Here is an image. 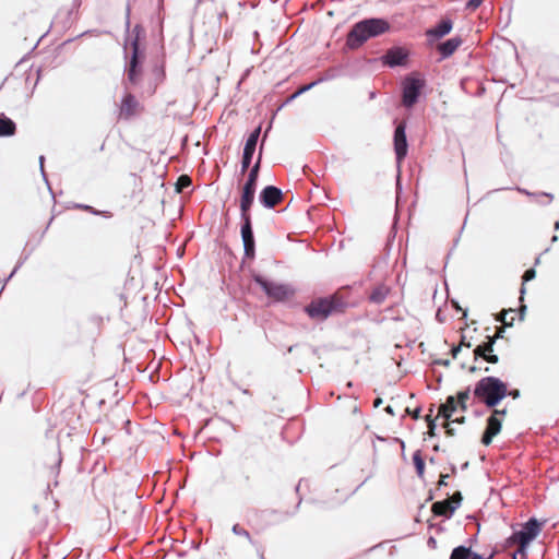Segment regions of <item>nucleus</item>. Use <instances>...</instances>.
Returning a JSON list of instances; mask_svg holds the SVG:
<instances>
[{
	"label": "nucleus",
	"instance_id": "obj_1",
	"mask_svg": "<svg viewBox=\"0 0 559 559\" xmlns=\"http://www.w3.org/2000/svg\"><path fill=\"white\" fill-rule=\"evenodd\" d=\"M390 29V23L384 19H366L353 25L346 36V45L357 49L368 39L380 36Z\"/></svg>",
	"mask_w": 559,
	"mask_h": 559
},
{
	"label": "nucleus",
	"instance_id": "obj_2",
	"mask_svg": "<svg viewBox=\"0 0 559 559\" xmlns=\"http://www.w3.org/2000/svg\"><path fill=\"white\" fill-rule=\"evenodd\" d=\"M474 395L486 406L495 407L508 395V385L496 377H485L476 383Z\"/></svg>",
	"mask_w": 559,
	"mask_h": 559
},
{
	"label": "nucleus",
	"instance_id": "obj_3",
	"mask_svg": "<svg viewBox=\"0 0 559 559\" xmlns=\"http://www.w3.org/2000/svg\"><path fill=\"white\" fill-rule=\"evenodd\" d=\"M346 301L340 294L312 300L306 308V313L313 320L322 321L333 313L343 312Z\"/></svg>",
	"mask_w": 559,
	"mask_h": 559
},
{
	"label": "nucleus",
	"instance_id": "obj_4",
	"mask_svg": "<svg viewBox=\"0 0 559 559\" xmlns=\"http://www.w3.org/2000/svg\"><path fill=\"white\" fill-rule=\"evenodd\" d=\"M145 32L141 25H135L131 32L130 47H131V59L127 71L128 79L132 84H138L142 71L140 64L144 58V55L140 50V39L144 37Z\"/></svg>",
	"mask_w": 559,
	"mask_h": 559
},
{
	"label": "nucleus",
	"instance_id": "obj_5",
	"mask_svg": "<svg viewBox=\"0 0 559 559\" xmlns=\"http://www.w3.org/2000/svg\"><path fill=\"white\" fill-rule=\"evenodd\" d=\"M253 281L274 302H285L295 296V289L288 284L269 281L260 274L254 275Z\"/></svg>",
	"mask_w": 559,
	"mask_h": 559
},
{
	"label": "nucleus",
	"instance_id": "obj_6",
	"mask_svg": "<svg viewBox=\"0 0 559 559\" xmlns=\"http://www.w3.org/2000/svg\"><path fill=\"white\" fill-rule=\"evenodd\" d=\"M542 531V524L536 519L528 520L523 527L514 532L508 539L509 544H516L519 546L518 552L525 556L526 547L535 539Z\"/></svg>",
	"mask_w": 559,
	"mask_h": 559
},
{
	"label": "nucleus",
	"instance_id": "obj_7",
	"mask_svg": "<svg viewBox=\"0 0 559 559\" xmlns=\"http://www.w3.org/2000/svg\"><path fill=\"white\" fill-rule=\"evenodd\" d=\"M504 325L498 328L496 333L492 336H488L487 341L483 344L476 346L473 350L474 360L477 361L479 358L484 359L489 364H497L499 361V357L495 354V343L498 338L503 337Z\"/></svg>",
	"mask_w": 559,
	"mask_h": 559
},
{
	"label": "nucleus",
	"instance_id": "obj_8",
	"mask_svg": "<svg viewBox=\"0 0 559 559\" xmlns=\"http://www.w3.org/2000/svg\"><path fill=\"white\" fill-rule=\"evenodd\" d=\"M424 81L417 78H406L403 82V105L412 107L418 99Z\"/></svg>",
	"mask_w": 559,
	"mask_h": 559
},
{
	"label": "nucleus",
	"instance_id": "obj_9",
	"mask_svg": "<svg viewBox=\"0 0 559 559\" xmlns=\"http://www.w3.org/2000/svg\"><path fill=\"white\" fill-rule=\"evenodd\" d=\"M506 413V409H495L489 416L486 430L481 437L483 444L489 445L492 439L500 432L502 427V419L500 417H503Z\"/></svg>",
	"mask_w": 559,
	"mask_h": 559
},
{
	"label": "nucleus",
	"instance_id": "obj_10",
	"mask_svg": "<svg viewBox=\"0 0 559 559\" xmlns=\"http://www.w3.org/2000/svg\"><path fill=\"white\" fill-rule=\"evenodd\" d=\"M241 238L243 242L245 257L253 259L255 255V243L251 225V216H241Z\"/></svg>",
	"mask_w": 559,
	"mask_h": 559
},
{
	"label": "nucleus",
	"instance_id": "obj_11",
	"mask_svg": "<svg viewBox=\"0 0 559 559\" xmlns=\"http://www.w3.org/2000/svg\"><path fill=\"white\" fill-rule=\"evenodd\" d=\"M143 107L131 93H126L121 99L119 108V118L129 120L142 111Z\"/></svg>",
	"mask_w": 559,
	"mask_h": 559
},
{
	"label": "nucleus",
	"instance_id": "obj_12",
	"mask_svg": "<svg viewBox=\"0 0 559 559\" xmlns=\"http://www.w3.org/2000/svg\"><path fill=\"white\" fill-rule=\"evenodd\" d=\"M406 123L403 121L397 124L394 131V152L396 162L401 164L407 155V139H406Z\"/></svg>",
	"mask_w": 559,
	"mask_h": 559
},
{
	"label": "nucleus",
	"instance_id": "obj_13",
	"mask_svg": "<svg viewBox=\"0 0 559 559\" xmlns=\"http://www.w3.org/2000/svg\"><path fill=\"white\" fill-rule=\"evenodd\" d=\"M260 132H261V127H258L247 139L246 141V144H245V148H243V154H242V160H241V173L245 174L250 164H251V159H252V156L254 154V151H255V147H257V143H258V140H259V135H260Z\"/></svg>",
	"mask_w": 559,
	"mask_h": 559
},
{
	"label": "nucleus",
	"instance_id": "obj_14",
	"mask_svg": "<svg viewBox=\"0 0 559 559\" xmlns=\"http://www.w3.org/2000/svg\"><path fill=\"white\" fill-rule=\"evenodd\" d=\"M283 193L282 191L274 187V186H267L265 187L261 193H260V201L265 207H275L283 201Z\"/></svg>",
	"mask_w": 559,
	"mask_h": 559
},
{
	"label": "nucleus",
	"instance_id": "obj_15",
	"mask_svg": "<svg viewBox=\"0 0 559 559\" xmlns=\"http://www.w3.org/2000/svg\"><path fill=\"white\" fill-rule=\"evenodd\" d=\"M453 28V22L450 19L441 20L436 26L426 31L429 44L447 36Z\"/></svg>",
	"mask_w": 559,
	"mask_h": 559
},
{
	"label": "nucleus",
	"instance_id": "obj_16",
	"mask_svg": "<svg viewBox=\"0 0 559 559\" xmlns=\"http://www.w3.org/2000/svg\"><path fill=\"white\" fill-rule=\"evenodd\" d=\"M407 52L400 47L389 49L382 57V62L389 67L402 66L405 63Z\"/></svg>",
	"mask_w": 559,
	"mask_h": 559
},
{
	"label": "nucleus",
	"instance_id": "obj_17",
	"mask_svg": "<svg viewBox=\"0 0 559 559\" xmlns=\"http://www.w3.org/2000/svg\"><path fill=\"white\" fill-rule=\"evenodd\" d=\"M463 40L461 37H453L443 43L437 45V51L440 53L442 59L451 57L462 45Z\"/></svg>",
	"mask_w": 559,
	"mask_h": 559
},
{
	"label": "nucleus",
	"instance_id": "obj_18",
	"mask_svg": "<svg viewBox=\"0 0 559 559\" xmlns=\"http://www.w3.org/2000/svg\"><path fill=\"white\" fill-rule=\"evenodd\" d=\"M255 189L250 187L242 188L241 198H240V213L241 216H251L250 207L254 200Z\"/></svg>",
	"mask_w": 559,
	"mask_h": 559
},
{
	"label": "nucleus",
	"instance_id": "obj_19",
	"mask_svg": "<svg viewBox=\"0 0 559 559\" xmlns=\"http://www.w3.org/2000/svg\"><path fill=\"white\" fill-rule=\"evenodd\" d=\"M390 292L391 288L388 285L378 284L371 289L368 299L372 304L381 305L384 302Z\"/></svg>",
	"mask_w": 559,
	"mask_h": 559
},
{
	"label": "nucleus",
	"instance_id": "obj_20",
	"mask_svg": "<svg viewBox=\"0 0 559 559\" xmlns=\"http://www.w3.org/2000/svg\"><path fill=\"white\" fill-rule=\"evenodd\" d=\"M456 510V506L451 504L450 500H442L432 503L431 511L435 515L449 518Z\"/></svg>",
	"mask_w": 559,
	"mask_h": 559
},
{
	"label": "nucleus",
	"instance_id": "obj_21",
	"mask_svg": "<svg viewBox=\"0 0 559 559\" xmlns=\"http://www.w3.org/2000/svg\"><path fill=\"white\" fill-rule=\"evenodd\" d=\"M459 405L456 399L452 395L447 397L445 403L441 404L439 407L438 416L444 417L447 420H450L452 414L457 409Z\"/></svg>",
	"mask_w": 559,
	"mask_h": 559
},
{
	"label": "nucleus",
	"instance_id": "obj_22",
	"mask_svg": "<svg viewBox=\"0 0 559 559\" xmlns=\"http://www.w3.org/2000/svg\"><path fill=\"white\" fill-rule=\"evenodd\" d=\"M16 132V124L5 116L0 117V136H12Z\"/></svg>",
	"mask_w": 559,
	"mask_h": 559
},
{
	"label": "nucleus",
	"instance_id": "obj_23",
	"mask_svg": "<svg viewBox=\"0 0 559 559\" xmlns=\"http://www.w3.org/2000/svg\"><path fill=\"white\" fill-rule=\"evenodd\" d=\"M260 163H261V156H259L257 163L254 164V166L249 171V175H248L247 181L245 183V187H250V188H254L255 189L257 181H258V176H259V170H260Z\"/></svg>",
	"mask_w": 559,
	"mask_h": 559
},
{
	"label": "nucleus",
	"instance_id": "obj_24",
	"mask_svg": "<svg viewBox=\"0 0 559 559\" xmlns=\"http://www.w3.org/2000/svg\"><path fill=\"white\" fill-rule=\"evenodd\" d=\"M514 314H515V310L513 309H509V310H503L497 318L496 320L497 321H500L502 322V324L504 326H512L513 322H514Z\"/></svg>",
	"mask_w": 559,
	"mask_h": 559
},
{
	"label": "nucleus",
	"instance_id": "obj_25",
	"mask_svg": "<svg viewBox=\"0 0 559 559\" xmlns=\"http://www.w3.org/2000/svg\"><path fill=\"white\" fill-rule=\"evenodd\" d=\"M413 463L415 465V468H416V472H417L418 476L423 477L424 473H425V461H424V459L421 456L420 451H416L413 454Z\"/></svg>",
	"mask_w": 559,
	"mask_h": 559
},
{
	"label": "nucleus",
	"instance_id": "obj_26",
	"mask_svg": "<svg viewBox=\"0 0 559 559\" xmlns=\"http://www.w3.org/2000/svg\"><path fill=\"white\" fill-rule=\"evenodd\" d=\"M471 556L469 548L459 546L452 550L450 559H468Z\"/></svg>",
	"mask_w": 559,
	"mask_h": 559
},
{
	"label": "nucleus",
	"instance_id": "obj_27",
	"mask_svg": "<svg viewBox=\"0 0 559 559\" xmlns=\"http://www.w3.org/2000/svg\"><path fill=\"white\" fill-rule=\"evenodd\" d=\"M455 399L461 411L465 412L467 409L466 402L469 399V389L459 392Z\"/></svg>",
	"mask_w": 559,
	"mask_h": 559
},
{
	"label": "nucleus",
	"instance_id": "obj_28",
	"mask_svg": "<svg viewBox=\"0 0 559 559\" xmlns=\"http://www.w3.org/2000/svg\"><path fill=\"white\" fill-rule=\"evenodd\" d=\"M239 484L242 487H250L251 485V476L247 471L246 466H242L239 472Z\"/></svg>",
	"mask_w": 559,
	"mask_h": 559
},
{
	"label": "nucleus",
	"instance_id": "obj_29",
	"mask_svg": "<svg viewBox=\"0 0 559 559\" xmlns=\"http://www.w3.org/2000/svg\"><path fill=\"white\" fill-rule=\"evenodd\" d=\"M192 183L191 178L188 175H181L176 183V189L181 192L183 189L190 187Z\"/></svg>",
	"mask_w": 559,
	"mask_h": 559
},
{
	"label": "nucleus",
	"instance_id": "obj_30",
	"mask_svg": "<svg viewBox=\"0 0 559 559\" xmlns=\"http://www.w3.org/2000/svg\"><path fill=\"white\" fill-rule=\"evenodd\" d=\"M535 276H536V271L534 269L526 270L522 277L523 283L532 281L533 278H535ZM524 292H525L524 284H522L521 294H524Z\"/></svg>",
	"mask_w": 559,
	"mask_h": 559
},
{
	"label": "nucleus",
	"instance_id": "obj_31",
	"mask_svg": "<svg viewBox=\"0 0 559 559\" xmlns=\"http://www.w3.org/2000/svg\"><path fill=\"white\" fill-rule=\"evenodd\" d=\"M233 532L238 535V536H242L245 538H247L249 542H251V536L249 534V532L243 528L242 526H240L239 524H235L233 526Z\"/></svg>",
	"mask_w": 559,
	"mask_h": 559
},
{
	"label": "nucleus",
	"instance_id": "obj_32",
	"mask_svg": "<svg viewBox=\"0 0 559 559\" xmlns=\"http://www.w3.org/2000/svg\"><path fill=\"white\" fill-rule=\"evenodd\" d=\"M451 501V504L459 507L460 502L462 501V495L460 491L454 492L451 498L449 499Z\"/></svg>",
	"mask_w": 559,
	"mask_h": 559
},
{
	"label": "nucleus",
	"instance_id": "obj_33",
	"mask_svg": "<svg viewBox=\"0 0 559 559\" xmlns=\"http://www.w3.org/2000/svg\"><path fill=\"white\" fill-rule=\"evenodd\" d=\"M96 343V336L95 335H91V337H88L87 340V347H88V353L94 355V345Z\"/></svg>",
	"mask_w": 559,
	"mask_h": 559
},
{
	"label": "nucleus",
	"instance_id": "obj_34",
	"mask_svg": "<svg viewBox=\"0 0 559 559\" xmlns=\"http://www.w3.org/2000/svg\"><path fill=\"white\" fill-rule=\"evenodd\" d=\"M484 0H469L466 4V7L471 10H476Z\"/></svg>",
	"mask_w": 559,
	"mask_h": 559
},
{
	"label": "nucleus",
	"instance_id": "obj_35",
	"mask_svg": "<svg viewBox=\"0 0 559 559\" xmlns=\"http://www.w3.org/2000/svg\"><path fill=\"white\" fill-rule=\"evenodd\" d=\"M78 207L83 211L90 212L94 215L102 214L99 211L95 210L93 206H90V205H78Z\"/></svg>",
	"mask_w": 559,
	"mask_h": 559
},
{
	"label": "nucleus",
	"instance_id": "obj_36",
	"mask_svg": "<svg viewBox=\"0 0 559 559\" xmlns=\"http://www.w3.org/2000/svg\"><path fill=\"white\" fill-rule=\"evenodd\" d=\"M406 413L409 414L414 419L420 418V408H416L414 411H411L409 408H406Z\"/></svg>",
	"mask_w": 559,
	"mask_h": 559
},
{
	"label": "nucleus",
	"instance_id": "obj_37",
	"mask_svg": "<svg viewBox=\"0 0 559 559\" xmlns=\"http://www.w3.org/2000/svg\"><path fill=\"white\" fill-rule=\"evenodd\" d=\"M435 430H436V423H430V425H428V436L429 437H435Z\"/></svg>",
	"mask_w": 559,
	"mask_h": 559
},
{
	"label": "nucleus",
	"instance_id": "obj_38",
	"mask_svg": "<svg viewBox=\"0 0 559 559\" xmlns=\"http://www.w3.org/2000/svg\"><path fill=\"white\" fill-rule=\"evenodd\" d=\"M445 433L450 437L454 436V429L450 427L449 423L444 424Z\"/></svg>",
	"mask_w": 559,
	"mask_h": 559
},
{
	"label": "nucleus",
	"instance_id": "obj_39",
	"mask_svg": "<svg viewBox=\"0 0 559 559\" xmlns=\"http://www.w3.org/2000/svg\"><path fill=\"white\" fill-rule=\"evenodd\" d=\"M461 346H454L452 349H451V354H452V357L453 358H456L457 357V354L461 352Z\"/></svg>",
	"mask_w": 559,
	"mask_h": 559
},
{
	"label": "nucleus",
	"instance_id": "obj_40",
	"mask_svg": "<svg viewBox=\"0 0 559 559\" xmlns=\"http://www.w3.org/2000/svg\"><path fill=\"white\" fill-rule=\"evenodd\" d=\"M447 478H448V475H443V474H442V475L440 476V479H439L438 485H439V486H447V485H448V483H447Z\"/></svg>",
	"mask_w": 559,
	"mask_h": 559
},
{
	"label": "nucleus",
	"instance_id": "obj_41",
	"mask_svg": "<svg viewBox=\"0 0 559 559\" xmlns=\"http://www.w3.org/2000/svg\"><path fill=\"white\" fill-rule=\"evenodd\" d=\"M459 346H461V348H462L463 346H465V347H471V343H466V342L464 341V337H462V341L460 342Z\"/></svg>",
	"mask_w": 559,
	"mask_h": 559
},
{
	"label": "nucleus",
	"instance_id": "obj_42",
	"mask_svg": "<svg viewBox=\"0 0 559 559\" xmlns=\"http://www.w3.org/2000/svg\"><path fill=\"white\" fill-rule=\"evenodd\" d=\"M426 421H427V425H430V423H435V419L431 417V414H428L426 417H425Z\"/></svg>",
	"mask_w": 559,
	"mask_h": 559
},
{
	"label": "nucleus",
	"instance_id": "obj_43",
	"mask_svg": "<svg viewBox=\"0 0 559 559\" xmlns=\"http://www.w3.org/2000/svg\"><path fill=\"white\" fill-rule=\"evenodd\" d=\"M525 309H526V307H525V306H522V307H521V309H520V311H519V312H520V320H523Z\"/></svg>",
	"mask_w": 559,
	"mask_h": 559
},
{
	"label": "nucleus",
	"instance_id": "obj_44",
	"mask_svg": "<svg viewBox=\"0 0 559 559\" xmlns=\"http://www.w3.org/2000/svg\"><path fill=\"white\" fill-rule=\"evenodd\" d=\"M508 394L511 395L513 399H516L520 393L518 390H514V391L508 392Z\"/></svg>",
	"mask_w": 559,
	"mask_h": 559
},
{
	"label": "nucleus",
	"instance_id": "obj_45",
	"mask_svg": "<svg viewBox=\"0 0 559 559\" xmlns=\"http://www.w3.org/2000/svg\"><path fill=\"white\" fill-rule=\"evenodd\" d=\"M452 421H453V423H457V424H463V423L465 421V417H464V416H462V417H460V418H455V419H453Z\"/></svg>",
	"mask_w": 559,
	"mask_h": 559
},
{
	"label": "nucleus",
	"instance_id": "obj_46",
	"mask_svg": "<svg viewBox=\"0 0 559 559\" xmlns=\"http://www.w3.org/2000/svg\"><path fill=\"white\" fill-rule=\"evenodd\" d=\"M477 370H480V368H478L477 366H471L468 368V371L472 372V373L476 372Z\"/></svg>",
	"mask_w": 559,
	"mask_h": 559
},
{
	"label": "nucleus",
	"instance_id": "obj_47",
	"mask_svg": "<svg viewBox=\"0 0 559 559\" xmlns=\"http://www.w3.org/2000/svg\"><path fill=\"white\" fill-rule=\"evenodd\" d=\"M385 412L392 416L394 415V411H393L392 406H390V405L385 407Z\"/></svg>",
	"mask_w": 559,
	"mask_h": 559
},
{
	"label": "nucleus",
	"instance_id": "obj_48",
	"mask_svg": "<svg viewBox=\"0 0 559 559\" xmlns=\"http://www.w3.org/2000/svg\"><path fill=\"white\" fill-rule=\"evenodd\" d=\"M381 403H382L381 399H376L374 402H373V406L378 407V406H380Z\"/></svg>",
	"mask_w": 559,
	"mask_h": 559
},
{
	"label": "nucleus",
	"instance_id": "obj_49",
	"mask_svg": "<svg viewBox=\"0 0 559 559\" xmlns=\"http://www.w3.org/2000/svg\"><path fill=\"white\" fill-rule=\"evenodd\" d=\"M441 364L444 365V366H448L449 365V360H445V361H443Z\"/></svg>",
	"mask_w": 559,
	"mask_h": 559
},
{
	"label": "nucleus",
	"instance_id": "obj_50",
	"mask_svg": "<svg viewBox=\"0 0 559 559\" xmlns=\"http://www.w3.org/2000/svg\"><path fill=\"white\" fill-rule=\"evenodd\" d=\"M474 559H481V558L478 555H475Z\"/></svg>",
	"mask_w": 559,
	"mask_h": 559
},
{
	"label": "nucleus",
	"instance_id": "obj_51",
	"mask_svg": "<svg viewBox=\"0 0 559 559\" xmlns=\"http://www.w3.org/2000/svg\"><path fill=\"white\" fill-rule=\"evenodd\" d=\"M104 214H105L107 217H110V216H111V214H110V213H108V214H107V213H104Z\"/></svg>",
	"mask_w": 559,
	"mask_h": 559
}]
</instances>
